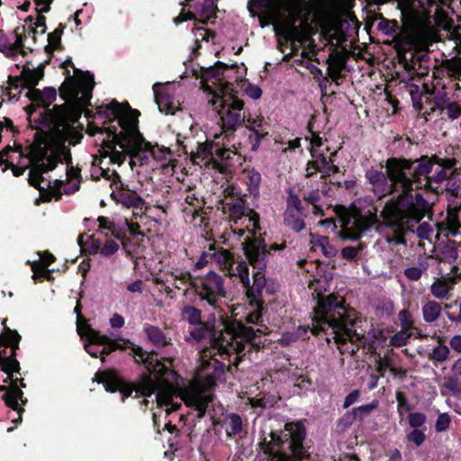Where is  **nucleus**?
<instances>
[{
	"label": "nucleus",
	"instance_id": "46",
	"mask_svg": "<svg viewBox=\"0 0 461 461\" xmlns=\"http://www.w3.org/2000/svg\"><path fill=\"white\" fill-rule=\"evenodd\" d=\"M398 317H399V321L401 322V326L402 328V330H405L409 331L411 329H412V327H413L412 316L408 311L402 310L399 312Z\"/></svg>",
	"mask_w": 461,
	"mask_h": 461
},
{
	"label": "nucleus",
	"instance_id": "61",
	"mask_svg": "<svg viewBox=\"0 0 461 461\" xmlns=\"http://www.w3.org/2000/svg\"><path fill=\"white\" fill-rule=\"evenodd\" d=\"M359 253V249L357 247H346L342 249L341 255L343 258L347 259H353L355 258Z\"/></svg>",
	"mask_w": 461,
	"mask_h": 461
},
{
	"label": "nucleus",
	"instance_id": "40",
	"mask_svg": "<svg viewBox=\"0 0 461 461\" xmlns=\"http://www.w3.org/2000/svg\"><path fill=\"white\" fill-rule=\"evenodd\" d=\"M345 62L340 58H333L329 62L328 72L329 76L333 80H338L341 77V72L344 68Z\"/></svg>",
	"mask_w": 461,
	"mask_h": 461
},
{
	"label": "nucleus",
	"instance_id": "21",
	"mask_svg": "<svg viewBox=\"0 0 461 461\" xmlns=\"http://www.w3.org/2000/svg\"><path fill=\"white\" fill-rule=\"evenodd\" d=\"M243 125L255 134L258 142L253 146V148L256 149L259 140L268 133L267 131L264 129V126L266 125L264 117L261 114H253L246 111L245 122Z\"/></svg>",
	"mask_w": 461,
	"mask_h": 461
},
{
	"label": "nucleus",
	"instance_id": "32",
	"mask_svg": "<svg viewBox=\"0 0 461 461\" xmlns=\"http://www.w3.org/2000/svg\"><path fill=\"white\" fill-rule=\"evenodd\" d=\"M429 264L427 260H419L416 266L407 267L404 270L405 276L411 281H418L421 276L427 271Z\"/></svg>",
	"mask_w": 461,
	"mask_h": 461
},
{
	"label": "nucleus",
	"instance_id": "12",
	"mask_svg": "<svg viewBox=\"0 0 461 461\" xmlns=\"http://www.w3.org/2000/svg\"><path fill=\"white\" fill-rule=\"evenodd\" d=\"M190 153L193 155L194 162L198 164V160L230 159L237 154V148L234 142H229L222 133H219L214 135L212 141L197 143L196 150L191 149Z\"/></svg>",
	"mask_w": 461,
	"mask_h": 461
},
{
	"label": "nucleus",
	"instance_id": "56",
	"mask_svg": "<svg viewBox=\"0 0 461 461\" xmlns=\"http://www.w3.org/2000/svg\"><path fill=\"white\" fill-rule=\"evenodd\" d=\"M211 253H212V245L209 246L207 250H205L202 253L201 257L195 263V268H197V269L203 268V267L206 266V264L209 261L212 260V254H211Z\"/></svg>",
	"mask_w": 461,
	"mask_h": 461
},
{
	"label": "nucleus",
	"instance_id": "1",
	"mask_svg": "<svg viewBox=\"0 0 461 461\" xmlns=\"http://www.w3.org/2000/svg\"><path fill=\"white\" fill-rule=\"evenodd\" d=\"M257 331L261 330L230 320L221 311L217 315L212 314L203 328H195L191 331L195 339H208L210 347L200 352V365L194 380L181 385L177 374L160 362L156 355L143 351L129 340H113L100 335L88 324L83 325L78 321L77 325V332L84 339V348L92 357L108 355L118 348H131L136 362L142 363L149 372L136 387L123 382L114 372H99L94 381L102 383L107 392H119L122 401L133 392L136 397H149L157 393V404L164 407L167 414L184 402L186 406L197 411L199 418L204 415L208 403L212 401L208 390L215 385L216 379L223 373L226 366L224 360L234 355L233 363L238 365V360L245 356L246 349L252 348Z\"/></svg>",
	"mask_w": 461,
	"mask_h": 461
},
{
	"label": "nucleus",
	"instance_id": "28",
	"mask_svg": "<svg viewBox=\"0 0 461 461\" xmlns=\"http://www.w3.org/2000/svg\"><path fill=\"white\" fill-rule=\"evenodd\" d=\"M93 249L95 252L99 251L104 257H110L118 251L119 244L112 239L105 240V242H103L101 239H96L93 240Z\"/></svg>",
	"mask_w": 461,
	"mask_h": 461
},
{
	"label": "nucleus",
	"instance_id": "10",
	"mask_svg": "<svg viewBox=\"0 0 461 461\" xmlns=\"http://www.w3.org/2000/svg\"><path fill=\"white\" fill-rule=\"evenodd\" d=\"M412 190L428 189L437 192L438 185L450 174V163L441 162L437 158L421 157L415 161H410Z\"/></svg>",
	"mask_w": 461,
	"mask_h": 461
},
{
	"label": "nucleus",
	"instance_id": "41",
	"mask_svg": "<svg viewBox=\"0 0 461 461\" xmlns=\"http://www.w3.org/2000/svg\"><path fill=\"white\" fill-rule=\"evenodd\" d=\"M153 162L154 165L161 162L163 166L170 161L171 153L168 149L160 148L158 146H152Z\"/></svg>",
	"mask_w": 461,
	"mask_h": 461
},
{
	"label": "nucleus",
	"instance_id": "49",
	"mask_svg": "<svg viewBox=\"0 0 461 461\" xmlns=\"http://www.w3.org/2000/svg\"><path fill=\"white\" fill-rule=\"evenodd\" d=\"M182 275H183V277L181 276V278L180 277L176 278L177 282H176L174 289L181 290L189 285H191L193 287V283L194 282V280L192 279L190 273L187 271L182 270Z\"/></svg>",
	"mask_w": 461,
	"mask_h": 461
},
{
	"label": "nucleus",
	"instance_id": "7",
	"mask_svg": "<svg viewBox=\"0 0 461 461\" xmlns=\"http://www.w3.org/2000/svg\"><path fill=\"white\" fill-rule=\"evenodd\" d=\"M227 195L223 202V209L228 212L230 230L225 232L228 239L241 241L242 246L255 240L260 230L258 215L247 206L243 196L236 192L234 186L226 189Z\"/></svg>",
	"mask_w": 461,
	"mask_h": 461
},
{
	"label": "nucleus",
	"instance_id": "11",
	"mask_svg": "<svg viewBox=\"0 0 461 461\" xmlns=\"http://www.w3.org/2000/svg\"><path fill=\"white\" fill-rule=\"evenodd\" d=\"M310 145L312 160L307 165V176H312L317 171L322 176H330L338 172V167L333 164L332 158L336 152L330 151L329 146L322 141L319 135L312 133Z\"/></svg>",
	"mask_w": 461,
	"mask_h": 461
},
{
	"label": "nucleus",
	"instance_id": "4",
	"mask_svg": "<svg viewBox=\"0 0 461 461\" xmlns=\"http://www.w3.org/2000/svg\"><path fill=\"white\" fill-rule=\"evenodd\" d=\"M97 113L108 119V125L104 128L89 126L87 132L92 136L105 133L108 138H112L113 149L111 160L120 166L129 155L132 169L137 165L149 166L152 169L157 167L153 162L152 145L146 142L139 131L137 111L124 108L118 102L113 101L99 106Z\"/></svg>",
	"mask_w": 461,
	"mask_h": 461
},
{
	"label": "nucleus",
	"instance_id": "54",
	"mask_svg": "<svg viewBox=\"0 0 461 461\" xmlns=\"http://www.w3.org/2000/svg\"><path fill=\"white\" fill-rule=\"evenodd\" d=\"M255 301V308L247 315L246 321L248 323H258L261 319V307L258 300Z\"/></svg>",
	"mask_w": 461,
	"mask_h": 461
},
{
	"label": "nucleus",
	"instance_id": "47",
	"mask_svg": "<svg viewBox=\"0 0 461 461\" xmlns=\"http://www.w3.org/2000/svg\"><path fill=\"white\" fill-rule=\"evenodd\" d=\"M450 422V416L447 413H441L436 420L435 429L438 432H443L448 429Z\"/></svg>",
	"mask_w": 461,
	"mask_h": 461
},
{
	"label": "nucleus",
	"instance_id": "62",
	"mask_svg": "<svg viewBox=\"0 0 461 461\" xmlns=\"http://www.w3.org/2000/svg\"><path fill=\"white\" fill-rule=\"evenodd\" d=\"M110 324L113 328H122L124 325V319L122 315L114 313L110 319Z\"/></svg>",
	"mask_w": 461,
	"mask_h": 461
},
{
	"label": "nucleus",
	"instance_id": "60",
	"mask_svg": "<svg viewBox=\"0 0 461 461\" xmlns=\"http://www.w3.org/2000/svg\"><path fill=\"white\" fill-rule=\"evenodd\" d=\"M360 392L358 390L352 391L349 394H348L345 398L343 407L345 409L348 408L352 404H354L359 398Z\"/></svg>",
	"mask_w": 461,
	"mask_h": 461
},
{
	"label": "nucleus",
	"instance_id": "34",
	"mask_svg": "<svg viewBox=\"0 0 461 461\" xmlns=\"http://www.w3.org/2000/svg\"><path fill=\"white\" fill-rule=\"evenodd\" d=\"M282 33L286 41L291 42L292 49L295 50V45L301 43V33L297 27L293 23H285L282 28Z\"/></svg>",
	"mask_w": 461,
	"mask_h": 461
},
{
	"label": "nucleus",
	"instance_id": "33",
	"mask_svg": "<svg viewBox=\"0 0 461 461\" xmlns=\"http://www.w3.org/2000/svg\"><path fill=\"white\" fill-rule=\"evenodd\" d=\"M379 405L378 400H373L371 402L367 404H364L358 407H356L352 410V414L354 419L363 421L366 418H367L371 412L375 410Z\"/></svg>",
	"mask_w": 461,
	"mask_h": 461
},
{
	"label": "nucleus",
	"instance_id": "16",
	"mask_svg": "<svg viewBox=\"0 0 461 461\" xmlns=\"http://www.w3.org/2000/svg\"><path fill=\"white\" fill-rule=\"evenodd\" d=\"M377 221L376 210L375 212L368 210L366 214L357 213L348 220L340 231V236L345 240H357L364 231L375 226Z\"/></svg>",
	"mask_w": 461,
	"mask_h": 461
},
{
	"label": "nucleus",
	"instance_id": "52",
	"mask_svg": "<svg viewBox=\"0 0 461 461\" xmlns=\"http://www.w3.org/2000/svg\"><path fill=\"white\" fill-rule=\"evenodd\" d=\"M426 436L423 431L416 429L407 435V439L413 442L417 447L420 446L425 441Z\"/></svg>",
	"mask_w": 461,
	"mask_h": 461
},
{
	"label": "nucleus",
	"instance_id": "22",
	"mask_svg": "<svg viewBox=\"0 0 461 461\" xmlns=\"http://www.w3.org/2000/svg\"><path fill=\"white\" fill-rule=\"evenodd\" d=\"M39 260L32 263V269L33 271V278L51 279V271L47 267L54 261L53 255L48 252L38 253Z\"/></svg>",
	"mask_w": 461,
	"mask_h": 461
},
{
	"label": "nucleus",
	"instance_id": "27",
	"mask_svg": "<svg viewBox=\"0 0 461 461\" xmlns=\"http://www.w3.org/2000/svg\"><path fill=\"white\" fill-rule=\"evenodd\" d=\"M311 242L314 250L320 249L325 257L331 258L335 256L336 249L330 243L327 237L312 235Z\"/></svg>",
	"mask_w": 461,
	"mask_h": 461
},
{
	"label": "nucleus",
	"instance_id": "6",
	"mask_svg": "<svg viewBox=\"0 0 461 461\" xmlns=\"http://www.w3.org/2000/svg\"><path fill=\"white\" fill-rule=\"evenodd\" d=\"M356 312L343 304L342 298L330 294L321 298L315 307V315L311 331L318 334L330 330L337 343L362 342L363 335L356 328Z\"/></svg>",
	"mask_w": 461,
	"mask_h": 461
},
{
	"label": "nucleus",
	"instance_id": "36",
	"mask_svg": "<svg viewBox=\"0 0 461 461\" xmlns=\"http://www.w3.org/2000/svg\"><path fill=\"white\" fill-rule=\"evenodd\" d=\"M303 216V211L300 209V212L296 213L295 212H293L289 213V210L286 209L285 213V222L286 225L291 227L293 230L296 231H300L304 228V222L302 219Z\"/></svg>",
	"mask_w": 461,
	"mask_h": 461
},
{
	"label": "nucleus",
	"instance_id": "45",
	"mask_svg": "<svg viewBox=\"0 0 461 461\" xmlns=\"http://www.w3.org/2000/svg\"><path fill=\"white\" fill-rule=\"evenodd\" d=\"M61 34H62V29L57 28L54 32H52L51 33H50L48 35L49 44L46 47V50L48 51H52V50L58 49L59 42H60Z\"/></svg>",
	"mask_w": 461,
	"mask_h": 461
},
{
	"label": "nucleus",
	"instance_id": "19",
	"mask_svg": "<svg viewBox=\"0 0 461 461\" xmlns=\"http://www.w3.org/2000/svg\"><path fill=\"white\" fill-rule=\"evenodd\" d=\"M103 142L107 143V149L104 151L105 155L102 158H95L92 163L91 176L95 179H99L101 176L106 179H110L113 177V179H119V176L115 173L114 170L111 171L109 168H104L103 165L107 163L117 164L116 162L110 159L111 152L113 149V142L112 141V138L103 139Z\"/></svg>",
	"mask_w": 461,
	"mask_h": 461
},
{
	"label": "nucleus",
	"instance_id": "50",
	"mask_svg": "<svg viewBox=\"0 0 461 461\" xmlns=\"http://www.w3.org/2000/svg\"><path fill=\"white\" fill-rule=\"evenodd\" d=\"M434 233V230L429 223L423 222L417 228V235L423 240H429Z\"/></svg>",
	"mask_w": 461,
	"mask_h": 461
},
{
	"label": "nucleus",
	"instance_id": "8",
	"mask_svg": "<svg viewBox=\"0 0 461 461\" xmlns=\"http://www.w3.org/2000/svg\"><path fill=\"white\" fill-rule=\"evenodd\" d=\"M28 40L27 36L22 37L18 30H15L9 37H6L2 31H0V51L6 57L13 59L17 67L22 66L23 71L21 73V84L28 90H34L33 88L39 81L43 77V67L39 66L37 68H30L26 64H23L19 58L25 59L29 52L32 51L30 47H26L24 41Z\"/></svg>",
	"mask_w": 461,
	"mask_h": 461
},
{
	"label": "nucleus",
	"instance_id": "17",
	"mask_svg": "<svg viewBox=\"0 0 461 461\" xmlns=\"http://www.w3.org/2000/svg\"><path fill=\"white\" fill-rule=\"evenodd\" d=\"M155 101L160 112L174 114L179 109V102L174 96L175 86L170 84H155L153 86Z\"/></svg>",
	"mask_w": 461,
	"mask_h": 461
},
{
	"label": "nucleus",
	"instance_id": "31",
	"mask_svg": "<svg viewBox=\"0 0 461 461\" xmlns=\"http://www.w3.org/2000/svg\"><path fill=\"white\" fill-rule=\"evenodd\" d=\"M216 11L217 6L213 0H203L201 6L195 10L196 14L203 23H206L211 18H213Z\"/></svg>",
	"mask_w": 461,
	"mask_h": 461
},
{
	"label": "nucleus",
	"instance_id": "58",
	"mask_svg": "<svg viewBox=\"0 0 461 461\" xmlns=\"http://www.w3.org/2000/svg\"><path fill=\"white\" fill-rule=\"evenodd\" d=\"M447 114L452 120L458 118L461 115V106L456 103H450L447 106Z\"/></svg>",
	"mask_w": 461,
	"mask_h": 461
},
{
	"label": "nucleus",
	"instance_id": "29",
	"mask_svg": "<svg viewBox=\"0 0 461 461\" xmlns=\"http://www.w3.org/2000/svg\"><path fill=\"white\" fill-rule=\"evenodd\" d=\"M56 90L54 88H46L43 92L38 89L28 90L25 92V96L32 101H39L44 105L51 103L56 99Z\"/></svg>",
	"mask_w": 461,
	"mask_h": 461
},
{
	"label": "nucleus",
	"instance_id": "48",
	"mask_svg": "<svg viewBox=\"0 0 461 461\" xmlns=\"http://www.w3.org/2000/svg\"><path fill=\"white\" fill-rule=\"evenodd\" d=\"M449 355V348L446 345H438L432 351L433 359L442 362L445 361Z\"/></svg>",
	"mask_w": 461,
	"mask_h": 461
},
{
	"label": "nucleus",
	"instance_id": "44",
	"mask_svg": "<svg viewBox=\"0 0 461 461\" xmlns=\"http://www.w3.org/2000/svg\"><path fill=\"white\" fill-rule=\"evenodd\" d=\"M183 317L191 324H197L201 320V312L194 307L188 306L184 309Z\"/></svg>",
	"mask_w": 461,
	"mask_h": 461
},
{
	"label": "nucleus",
	"instance_id": "5",
	"mask_svg": "<svg viewBox=\"0 0 461 461\" xmlns=\"http://www.w3.org/2000/svg\"><path fill=\"white\" fill-rule=\"evenodd\" d=\"M221 64L206 68L202 76V87L210 95L208 102L217 111L221 121V133L233 142L235 131L245 122L244 103L234 91L233 85L225 81Z\"/></svg>",
	"mask_w": 461,
	"mask_h": 461
},
{
	"label": "nucleus",
	"instance_id": "53",
	"mask_svg": "<svg viewBox=\"0 0 461 461\" xmlns=\"http://www.w3.org/2000/svg\"><path fill=\"white\" fill-rule=\"evenodd\" d=\"M287 210H289V213L295 212L296 213L300 212L301 201L299 197L294 194H290L287 198Z\"/></svg>",
	"mask_w": 461,
	"mask_h": 461
},
{
	"label": "nucleus",
	"instance_id": "25",
	"mask_svg": "<svg viewBox=\"0 0 461 461\" xmlns=\"http://www.w3.org/2000/svg\"><path fill=\"white\" fill-rule=\"evenodd\" d=\"M455 284L454 277L438 278L430 286V292L438 299H445L447 297L449 291Z\"/></svg>",
	"mask_w": 461,
	"mask_h": 461
},
{
	"label": "nucleus",
	"instance_id": "63",
	"mask_svg": "<svg viewBox=\"0 0 461 461\" xmlns=\"http://www.w3.org/2000/svg\"><path fill=\"white\" fill-rule=\"evenodd\" d=\"M194 14L193 13H191V12L185 13V10L183 9L182 12L180 13V14L174 19V22L176 24H178L185 21L192 20L194 18Z\"/></svg>",
	"mask_w": 461,
	"mask_h": 461
},
{
	"label": "nucleus",
	"instance_id": "30",
	"mask_svg": "<svg viewBox=\"0 0 461 461\" xmlns=\"http://www.w3.org/2000/svg\"><path fill=\"white\" fill-rule=\"evenodd\" d=\"M441 312V306L435 301H428L422 306V315L426 322L435 321Z\"/></svg>",
	"mask_w": 461,
	"mask_h": 461
},
{
	"label": "nucleus",
	"instance_id": "2",
	"mask_svg": "<svg viewBox=\"0 0 461 461\" xmlns=\"http://www.w3.org/2000/svg\"><path fill=\"white\" fill-rule=\"evenodd\" d=\"M94 77L90 73H82L77 81H72L67 98L73 103L70 109L56 108L53 122L57 124L56 136L52 142L40 141L31 145L26 153L21 147H7L0 152V165L5 163L12 167L14 176L23 174L25 168L32 167L29 182L39 190L57 195L62 192L71 194L79 189V171L69 167L71 160L70 146H75L82 139L67 122H76L83 109L89 104L94 87Z\"/></svg>",
	"mask_w": 461,
	"mask_h": 461
},
{
	"label": "nucleus",
	"instance_id": "38",
	"mask_svg": "<svg viewBox=\"0 0 461 461\" xmlns=\"http://www.w3.org/2000/svg\"><path fill=\"white\" fill-rule=\"evenodd\" d=\"M97 221L99 223L98 233L100 235L106 237L107 236L106 231H108V232H111V234L113 237H115L117 239L120 238L119 232L116 229L115 224L113 221H109L108 218L101 216V217L97 218Z\"/></svg>",
	"mask_w": 461,
	"mask_h": 461
},
{
	"label": "nucleus",
	"instance_id": "18",
	"mask_svg": "<svg viewBox=\"0 0 461 461\" xmlns=\"http://www.w3.org/2000/svg\"><path fill=\"white\" fill-rule=\"evenodd\" d=\"M115 189L113 191L112 196L114 201L128 208H141L144 204V200L129 186L118 179V182L113 179Z\"/></svg>",
	"mask_w": 461,
	"mask_h": 461
},
{
	"label": "nucleus",
	"instance_id": "64",
	"mask_svg": "<svg viewBox=\"0 0 461 461\" xmlns=\"http://www.w3.org/2000/svg\"><path fill=\"white\" fill-rule=\"evenodd\" d=\"M450 347L457 353H461V336L456 335L450 339Z\"/></svg>",
	"mask_w": 461,
	"mask_h": 461
},
{
	"label": "nucleus",
	"instance_id": "42",
	"mask_svg": "<svg viewBox=\"0 0 461 461\" xmlns=\"http://www.w3.org/2000/svg\"><path fill=\"white\" fill-rule=\"evenodd\" d=\"M246 179L249 185V191L250 194L257 195L258 188L261 181V176L259 173L251 170L246 173Z\"/></svg>",
	"mask_w": 461,
	"mask_h": 461
},
{
	"label": "nucleus",
	"instance_id": "15",
	"mask_svg": "<svg viewBox=\"0 0 461 461\" xmlns=\"http://www.w3.org/2000/svg\"><path fill=\"white\" fill-rule=\"evenodd\" d=\"M248 9L252 16H258L261 27L275 25L280 20L279 6L272 0H249Z\"/></svg>",
	"mask_w": 461,
	"mask_h": 461
},
{
	"label": "nucleus",
	"instance_id": "13",
	"mask_svg": "<svg viewBox=\"0 0 461 461\" xmlns=\"http://www.w3.org/2000/svg\"><path fill=\"white\" fill-rule=\"evenodd\" d=\"M193 288L202 301H206L214 309L220 307V300L226 295L224 279L214 271L194 279Z\"/></svg>",
	"mask_w": 461,
	"mask_h": 461
},
{
	"label": "nucleus",
	"instance_id": "39",
	"mask_svg": "<svg viewBox=\"0 0 461 461\" xmlns=\"http://www.w3.org/2000/svg\"><path fill=\"white\" fill-rule=\"evenodd\" d=\"M23 88L24 87L21 84V80L19 78H10L8 81V86L4 90V95L8 99H14L18 97Z\"/></svg>",
	"mask_w": 461,
	"mask_h": 461
},
{
	"label": "nucleus",
	"instance_id": "3",
	"mask_svg": "<svg viewBox=\"0 0 461 461\" xmlns=\"http://www.w3.org/2000/svg\"><path fill=\"white\" fill-rule=\"evenodd\" d=\"M386 170L371 168L366 176L374 194L382 198L393 191H401L397 199L388 202L381 212L384 221V238L388 243H404V235L413 228L430 210L429 203L422 194L412 190L410 161L389 158Z\"/></svg>",
	"mask_w": 461,
	"mask_h": 461
},
{
	"label": "nucleus",
	"instance_id": "24",
	"mask_svg": "<svg viewBox=\"0 0 461 461\" xmlns=\"http://www.w3.org/2000/svg\"><path fill=\"white\" fill-rule=\"evenodd\" d=\"M438 234L456 236L461 227L456 212H449L445 221L437 223Z\"/></svg>",
	"mask_w": 461,
	"mask_h": 461
},
{
	"label": "nucleus",
	"instance_id": "37",
	"mask_svg": "<svg viewBox=\"0 0 461 461\" xmlns=\"http://www.w3.org/2000/svg\"><path fill=\"white\" fill-rule=\"evenodd\" d=\"M242 421L239 415L230 414L225 420V429L229 436L236 435L241 431Z\"/></svg>",
	"mask_w": 461,
	"mask_h": 461
},
{
	"label": "nucleus",
	"instance_id": "9",
	"mask_svg": "<svg viewBox=\"0 0 461 461\" xmlns=\"http://www.w3.org/2000/svg\"><path fill=\"white\" fill-rule=\"evenodd\" d=\"M285 248V244H272L267 248L264 240H255L244 245V253L249 265L254 269L253 283L248 286L242 285L247 291V296L252 300H257L267 284V279L263 275L267 265V255L270 250L278 251ZM253 305V303H251Z\"/></svg>",
	"mask_w": 461,
	"mask_h": 461
},
{
	"label": "nucleus",
	"instance_id": "43",
	"mask_svg": "<svg viewBox=\"0 0 461 461\" xmlns=\"http://www.w3.org/2000/svg\"><path fill=\"white\" fill-rule=\"evenodd\" d=\"M411 336V332L405 330H402L391 338L390 345L396 348L404 346L407 344Z\"/></svg>",
	"mask_w": 461,
	"mask_h": 461
},
{
	"label": "nucleus",
	"instance_id": "57",
	"mask_svg": "<svg viewBox=\"0 0 461 461\" xmlns=\"http://www.w3.org/2000/svg\"><path fill=\"white\" fill-rule=\"evenodd\" d=\"M461 249V244H458L457 246H456V244L453 242V243H449L447 247H446V252L447 253V255L446 257L443 258V259H446V260H448V261H454L457 258V254H458V250Z\"/></svg>",
	"mask_w": 461,
	"mask_h": 461
},
{
	"label": "nucleus",
	"instance_id": "35",
	"mask_svg": "<svg viewBox=\"0 0 461 461\" xmlns=\"http://www.w3.org/2000/svg\"><path fill=\"white\" fill-rule=\"evenodd\" d=\"M309 329V326H299L297 330L294 333H284L279 339V342L283 346H288L299 339H304Z\"/></svg>",
	"mask_w": 461,
	"mask_h": 461
},
{
	"label": "nucleus",
	"instance_id": "26",
	"mask_svg": "<svg viewBox=\"0 0 461 461\" xmlns=\"http://www.w3.org/2000/svg\"><path fill=\"white\" fill-rule=\"evenodd\" d=\"M144 331L149 340L157 347H164L170 343L171 339L157 326L147 324Z\"/></svg>",
	"mask_w": 461,
	"mask_h": 461
},
{
	"label": "nucleus",
	"instance_id": "14",
	"mask_svg": "<svg viewBox=\"0 0 461 461\" xmlns=\"http://www.w3.org/2000/svg\"><path fill=\"white\" fill-rule=\"evenodd\" d=\"M212 260L219 267L225 271L229 276H237L242 285H249V268L248 263L243 260L235 261L233 255L227 249H216L212 245Z\"/></svg>",
	"mask_w": 461,
	"mask_h": 461
},
{
	"label": "nucleus",
	"instance_id": "23",
	"mask_svg": "<svg viewBox=\"0 0 461 461\" xmlns=\"http://www.w3.org/2000/svg\"><path fill=\"white\" fill-rule=\"evenodd\" d=\"M182 270H174V271H166L162 273H158L155 278L154 281L158 285H161L164 287V290L167 293H172L175 285L176 284V278H181Z\"/></svg>",
	"mask_w": 461,
	"mask_h": 461
},
{
	"label": "nucleus",
	"instance_id": "51",
	"mask_svg": "<svg viewBox=\"0 0 461 461\" xmlns=\"http://www.w3.org/2000/svg\"><path fill=\"white\" fill-rule=\"evenodd\" d=\"M392 366L391 360L386 357H379L375 360V368L376 371L379 373L380 376H383L385 370L389 369Z\"/></svg>",
	"mask_w": 461,
	"mask_h": 461
},
{
	"label": "nucleus",
	"instance_id": "20",
	"mask_svg": "<svg viewBox=\"0 0 461 461\" xmlns=\"http://www.w3.org/2000/svg\"><path fill=\"white\" fill-rule=\"evenodd\" d=\"M52 0H34L35 10L37 12L36 18L32 16L28 17L26 21H30L28 29L30 32L35 34H43L46 32L45 17L42 15L43 13L50 11V5Z\"/></svg>",
	"mask_w": 461,
	"mask_h": 461
},
{
	"label": "nucleus",
	"instance_id": "59",
	"mask_svg": "<svg viewBox=\"0 0 461 461\" xmlns=\"http://www.w3.org/2000/svg\"><path fill=\"white\" fill-rule=\"evenodd\" d=\"M195 42L197 43L200 40L209 42L210 38H213V34L203 28H197L194 32Z\"/></svg>",
	"mask_w": 461,
	"mask_h": 461
},
{
	"label": "nucleus",
	"instance_id": "55",
	"mask_svg": "<svg viewBox=\"0 0 461 461\" xmlns=\"http://www.w3.org/2000/svg\"><path fill=\"white\" fill-rule=\"evenodd\" d=\"M425 421L426 417L420 412H412L409 415V424L415 429L421 427Z\"/></svg>",
	"mask_w": 461,
	"mask_h": 461
}]
</instances>
